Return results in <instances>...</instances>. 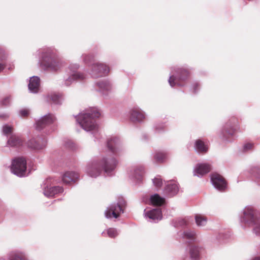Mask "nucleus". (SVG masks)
<instances>
[{"label": "nucleus", "mask_w": 260, "mask_h": 260, "mask_svg": "<svg viewBox=\"0 0 260 260\" xmlns=\"http://www.w3.org/2000/svg\"><path fill=\"white\" fill-rule=\"evenodd\" d=\"M79 66L78 64H70L69 67V69L70 70L69 73H72L73 72V71H75V73H79L78 72H77V70L79 69Z\"/></svg>", "instance_id": "obj_39"}, {"label": "nucleus", "mask_w": 260, "mask_h": 260, "mask_svg": "<svg viewBox=\"0 0 260 260\" xmlns=\"http://www.w3.org/2000/svg\"><path fill=\"white\" fill-rule=\"evenodd\" d=\"M204 251V249L201 247L192 245L189 249V258L190 260H200Z\"/></svg>", "instance_id": "obj_19"}, {"label": "nucleus", "mask_w": 260, "mask_h": 260, "mask_svg": "<svg viewBox=\"0 0 260 260\" xmlns=\"http://www.w3.org/2000/svg\"><path fill=\"white\" fill-rule=\"evenodd\" d=\"M238 125V120L235 117H232L225 124L222 129L221 131L220 137L221 138L226 141L230 142L234 137L236 127Z\"/></svg>", "instance_id": "obj_5"}, {"label": "nucleus", "mask_w": 260, "mask_h": 260, "mask_svg": "<svg viewBox=\"0 0 260 260\" xmlns=\"http://www.w3.org/2000/svg\"><path fill=\"white\" fill-rule=\"evenodd\" d=\"M40 86V79L38 76H33L30 78L28 85V89L31 93L38 92Z\"/></svg>", "instance_id": "obj_22"}, {"label": "nucleus", "mask_w": 260, "mask_h": 260, "mask_svg": "<svg viewBox=\"0 0 260 260\" xmlns=\"http://www.w3.org/2000/svg\"><path fill=\"white\" fill-rule=\"evenodd\" d=\"M8 144L11 147H19L22 144V140L15 135H12L8 140Z\"/></svg>", "instance_id": "obj_27"}, {"label": "nucleus", "mask_w": 260, "mask_h": 260, "mask_svg": "<svg viewBox=\"0 0 260 260\" xmlns=\"http://www.w3.org/2000/svg\"><path fill=\"white\" fill-rule=\"evenodd\" d=\"M150 201L153 205L159 206L164 204L165 200L158 194L156 193L151 196Z\"/></svg>", "instance_id": "obj_26"}, {"label": "nucleus", "mask_w": 260, "mask_h": 260, "mask_svg": "<svg viewBox=\"0 0 260 260\" xmlns=\"http://www.w3.org/2000/svg\"><path fill=\"white\" fill-rule=\"evenodd\" d=\"M187 225V221L185 219H179L176 220L175 226L183 227Z\"/></svg>", "instance_id": "obj_36"}, {"label": "nucleus", "mask_w": 260, "mask_h": 260, "mask_svg": "<svg viewBox=\"0 0 260 260\" xmlns=\"http://www.w3.org/2000/svg\"><path fill=\"white\" fill-rule=\"evenodd\" d=\"M73 71L72 73H69V76L64 80V85L68 87L70 86L74 81L81 80L85 78L83 74L81 73H75Z\"/></svg>", "instance_id": "obj_20"}, {"label": "nucleus", "mask_w": 260, "mask_h": 260, "mask_svg": "<svg viewBox=\"0 0 260 260\" xmlns=\"http://www.w3.org/2000/svg\"><path fill=\"white\" fill-rule=\"evenodd\" d=\"M192 86L193 89V92L194 93H196L200 86V85L198 83H195L193 84Z\"/></svg>", "instance_id": "obj_44"}, {"label": "nucleus", "mask_w": 260, "mask_h": 260, "mask_svg": "<svg viewBox=\"0 0 260 260\" xmlns=\"http://www.w3.org/2000/svg\"><path fill=\"white\" fill-rule=\"evenodd\" d=\"M107 234L110 238H115L118 235V233L115 229L109 228L107 230Z\"/></svg>", "instance_id": "obj_34"}, {"label": "nucleus", "mask_w": 260, "mask_h": 260, "mask_svg": "<svg viewBox=\"0 0 260 260\" xmlns=\"http://www.w3.org/2000/svg\"><path fill=\"white\" fill-rule=\"evenodd\" d=\"M118 164L117 160L112 156H103L100 160H94L87 165L86 171L91 177L99 176L102 171H104L107 175H111Z\"/></svg>", "instance_id": "obj_1"}, {"label": "nucleus", "mask_w": 260, "mask_h": 260, "mask_svg": "<svg viewBox=\"0 0 260 260\" xmlns=\"http://www.w3.org/2000/svg\"><path fill=\"white\" fill-rule=\"evenodd\" d=\"M242 223L253 226V231L256 235L260 234V213L252 207H245L240 218Z\"/></svg>", "instance_id": "obj_3"}, {"label": "nucleus", "mask_w": 260, "mask_h": 260, "mask_svg": "<svg viewBox=\"0 0 260 260\" xmlns=\"http://www.w3.org/2000/svg\"><path fill=\"white\" fill-rule=\"evenodd\" d=\"M120 145V141L116 137L109 138L107 141V148L113 154H117L122 150Z\"/></svg>", "instance_id": "obj_13"}, {"label": "nucleus", "mask_w": 260, "mask_h": 260, "mask_svg": "<svg viewBox=\"0 0 260 260\" xmlns=\"http://www.w3.org/2000/svg\"><path fill=\"white\" fill-rule=\"evenodd\" d=\"M63 100V94L59 93H51L46 97L47 101L52 102L56 105H61Z\"/></svg>", "instance_id": "obj_25"}, {"label": "nucleus", "mask_w": 260, "mask_h": 260, "mask_svg": "<svg viewBox=\"0 0 260 260\" xmlns=\"http://www.w3.org/2000/svg\"><path fill=\"white\" fill-rule=\"evenodd\" d=\"M194 148L198 152L204 153L207 151V147L201 140H197L194 144Z\"/></svg>", "instance_id": "obj_29"}, {"label": "nucleus", "mask_w": 260, "mask_h": 260, "mask_svg": "<svg viewBox=\"0 0 260 260\" xmlns=\"http://www.w3.org/2000/svg\"><path fill=\"white\" fill-rule=\"evenodd\" d=\"M176 72L177 73L176 76L173 75L170 76L168 81L171 87H174L176 85L179 86H182L180 82L185 80L189 76L188 71L185 69H178Z\"/></svg>", "instance_id": "obj_9"}, {"label": "nucleus", "mask_w": 260, "mask_h": 260, "mask_svg": "<svg viewBox=\"0 0 260 260\" xmlns=\"http://www.w3.org/2000/svg\"><path fill=\"white\" fill-rule=\"evenodd\" d=\"M211 182L214 187L219 191H223L226 187V182L222 176L216 173L211 174Z\"/></svg>", "instance_id": "obj_12"}, {"label": "nucleus", "mask_w": 260, "mask_h": 260, "mask_svg": "<svg viewBox=\"0 0 260 260\" xmlns=\"http://www.w3.org/2000/svg\"><path fill=\"white\" fill-rule=\"evenodd\" d=\"M8 117V115L7 114H3V115H0V117H2V118H7Z\"/></svg>", "instance_id": "obj_46"}, {"label": "nucleus", "mask_w": 260, "mask_h": 260, "mask_svg": "<svg viewBox=\"0 0 260 260\" xmlns=\"http://www.w3.org/2000/svg\"><path fill=\"white\" fill-rule=\"evenodd\" d=\"M180 236L184 239L192 241L195 239L196 234L194 231L188 230L183 232H181Z\"/></svg>", "instance_id": "obj_28"}, {"label": "nucleus", "mask_w": 260, "mask_h": 260, "mask_svg": "<svg viewBox=\"0 0 260 260\" xmlns=\"http://www.w3.org/2000/svg\"><path fill=\"white\" fill-rule=\"evenodd\" d=\"M79 174L75 172L69 171L66 172L62 176V180L66 184H69L71 182H75L79 178Z\"/></svg>", "instance_id": "obj_24"}, {"label": "nucleus", "mask_w": 260, "mask_h": 260, "mask_svg": "<svg viewBox=\"0 0 260 260\" xmlns=\"http://www.w3.org/2000/svg\"><path fill=\"white\" fill-rule=\"evenodd\" d=\"M101 114L98 109L89 108L80 113L76 117V120L80 126L86 132H92L96 139H98V127L95 119Z\"/></svg>", "instance_id": "obj_2"}, {"label": "nucleus", "mask_w": 260, "mask_h": 260, "mask_svg": "<svg viewBox=\"0 0 260 260\" xmlns=\"http://www.w3.org/2000/svg\"><path fill=\"white\" fill-rule=\"evenodd\" d=\"M12 127L8 125H5L3 127V133L5 135L11 134L12 132Z\"/></svg>", "instance_id": "obj_35"}, {"label": "nucleus", "mask_w": 260, "mask_h": 260, "mask_svg": "<svg viewBox=\"0 0 260 260\" xmlns=\"http://www.w3.org/2000/svg\"><path fill=\"white\" fill-rule=\"evenodd\" d=\"M19 113L21 117H26L29 115V111L28 109H22L19 111Z\"/></svg>", "instance_id": "obj_40"}, {"label": "nucleus", "mask_w": 260, "mask_h": 260, "mask_svg": "<svg viewBox=\"0 0 260 260\" xmlns=\"http://www.w3.org/2000/svg\"><path fill=\"white\" fill-rule=\"evenodd\" d=\"M154 157L156 161L162 162L167 159V155L165 152L159 151L155 153Z\"/></svg>", "instance_id": "obj_31"}, {"label": "nucleus", "mask_w": 260, "mask_h": 260, "mask_svg": "<svg viewBox=\"0 0 260 260\" xmlns=\"http://www.w3.org/2000/svg\"><path fill=\"white\" fill-rule=\"evenodd\" d=\"M109 72V68L102 63L92 64L91 67V75L93 78H96L106 76Z\"/></svg>", "instance_id": "obj_10"}, {"label": "nucleus", "mask_w": 260, "mask_h": 260, "mask_svg": "<svg viewBox=\"0 0 260 260\" xmlns=\"http://www.w3.org/2000/svg\"><path fill=\"white\" fill-rule=\"evenodd\" d=\"M144 212L145 216L149 218L151 222H157L162 218V213L159 208L153 209L147 212L144 210Z\"/></svg>", "instance_id": "obj_16"}, {"label": "nucleus", "mask_w": 260, "mask_h": 260, "mask_svg": "<svg viewBox=\"0 0 260 260\" xmlns=\"http://www.w3.org/2000/svg\"><path fill=\"white\" fill-rule=\"evenodd\" d=\"M6 56L2 50H0V72L4 69V64L2 62L5 60Z\"/></svg>", "instance_id": "obj_33"}, {"label": "nucleus", "mask_w": 260, "mask_h": 260, "mask_svg": "<svg viewBox=\"0 0 260 260\" xmlns=\"http://www.w3.org/2000/svg\"><path fill=\"white\" fill-rule=\"evenodd\" d=\"M51 179L48 178L46 179L43 184L42 187L43 188L44 194L48 197H53L55 194L63 192V189L62 187L60 186H51L50 183Z\"/></svg>", "instance_id": "obj_11"}, {"label": "nucleus", "mask_w": 260, "mask_h": 260, "mask_svg": "<svg viewBox=\"0 0 260 260\" xmlns=\"http://www.w3.org/2000/svg\"><path fill=\"white\" fill-rule=\"evenodd\" d=\"M252 147H253V144L250 143H248L245 144L244 145L243 148H244V151H248L249 150L251 149Z\"/></svg>", "instance_id": "obj_42"}, {"label": "nucleus", "mask_w": 260, "mask_h": 260, "mask_svg": "<svg viewBox=\"0 0 260 260\" xmlns=\"http://www.w3.org/2000/svg\"><path fill=\"white\" fill-rule=\"evenodd\" d=\"M195 220L197 225L199 226H204L206 224L207 218L201 214H197L195 216Z\"/></svg>", "instance_id": "obj_30"}, {"label": "nucleus", "mask_w": 260, "mask_h": 260, "mask_svg": "<svg viewBox=\"0 0 260 260\" xmlns=\"http://www.w3.org/2000/svg\"><path fill=\"white\" fill-rule=\"evenodd\" d=\"M41 64L46 69L53 72H56L63 66V62L51 49H47L42 54Z\"/></svg>", "instance_id": "obj_4"}, {"label": "nucleus", "mask_w": 260, "mask_h": 260, "mask_svg": "<svg viewBox=\"0 0 260 260\" xmlns=\"http://www.w3.org/2000/svg\"><path fill=\"white\" fill-rule=\"evenodd\" d=\"M179 191V187L177 183L174 181L168 182L164 190V194L168 197H172L175 196Z\"/></svg>", "instance_id": "obj_15"}, {"label": "nucleus", "mask_w": 260, "mask_h": 260, "mask_svg": "<svg viewBox=\"0 0 260 260\" xmlns=\"http://www.w3.org/2000/svg\"><path fill=\"white\" fill-rule=\"evenodd\" d=\"M211 165L207 163H201L196 165L194 169V175L198 177H202L211 170Z\"/></svg>", "instance_id": "obj_17"}, {"label": "nucleus", "mask_w": 260, "mask_h": 260, "mask_svg": "<svg viewBox=\"0 0 260 260\" xmlns=\"http://www.w3.org/2000/svg\"><path fill=\"white\" fill-rule=\"evenodd\" d=\"M144 174V168L142 166L133 167L129 172V176L137 181L142 180Z\"/></svg>", "instance_id": "obj_21"}, {"label": "nucleus", "mask_w": 260, "mask_h": 260, "mask_svg": "<svg viewBox=\"0 0 260 260\" xmlns=\"http://www.w3.org/2000/svg\"><path fill=\"white\" fill-rule=\"evenodd\" d=\"M125 206V202L121 199L117 203L112 204L105 211V217L111 218L112 215L113 217L117 218L119 216L120 213L124 212Z\"/></svg>", "instance_id": "obj_7"}, {"label": "nucleus", "mask_w": 260, "mask_h": 260, "mask_svg": "<svg viewBox=\"0 0 260 260\" xmlns=\"http://www.w3.org/2000/svg\"><path fill=\"white\" fill-rule=\"evenodd\" d=\"M47 140L45 138L37 137L29 140L27 142L28 147L34 149H42L46 147Z\"/></svg>", "instance_id": "obj_14"}, {"label": "nucleus", "mask_w": 260, "mask_h": 260, "mask_svg": "<svg viewBox=\"0 0 260 260\" xmlns=\"http://www.w3.org/2000/svg\"><path fill=\"white\" fill-rule=\"evenodd\" d=\"M11 101V97L10 96H8L2 100L1 104L4 106H8L10 104Z\"/></svg>", "instance_id": "obj_38"}, {"label": "nucleus", "mask_w": 260, "mask_h": 260, "mask_svg": "<svg viewBox=\"0 0 260 260\" xmlns=\"http://www.w3.org/2000/svg\"><path fill=\"white\" fill-rule=\"evenodd\" d=\"M252 260H260V257H256Z\"/></svg>", "instance_id": "obj_47"}, {"label": "nucleus", "mask_w": 260, "mask_h": 260, "mask_svg": "<svg viewBox=\"0 0 260 260\" xmlns=\"http://www.w3.org/2000/svg\"><path fill=\"white\" fill-rule=\"evenodd\" d=\"M83 59L85 63L90 64L94 61L93 54H84L82 55Z\"/></svg>", "instance_id": "obj_32"}, {"label": "nucleus", "mask_w": 260, "mask_h": 260, "mask_svg": "<svg viewBox=\"0 0 260 260\" xmlns=\"http://www.w3.org/2000/svg\"><path fill=\"white\" fill-rule=\"evenodd\" d=\"M130 119L132 121L141 122L145 118L144 112L138 108H134L130 112Z\"/></svg>", "instance_id": "obj_18"}, {"label": "nucleus", "mask_w": 260, "mask_h": 260, "mask_svg": "<svg viewBox=\"0 0 260 260\" xmlns=\"http://www.w3.org/2000/svg\"><path fill=\"white\" fill-rule=\"evenodd\" d=\"M66 146L71 149L74 150L76 148L75 144L72 141H68L66 142Z\"/></svg>", "instance_id": "obj_41"}, {"label": "nucleus", "mask_w": 260, "mask_h": 260, "mask_svg": "<svg viewBox=\"0 0 260 260\" xmlns=\"http://www.w3.org/2000/svg\"><path fill=\"white\" fill-rule=\"evenodd\" d=\"M153 183L154 185L157 187H160L162 184L161 179L158 177H156L153 179Z\"/></svg>", "instance_id": "obj_37"}, {"label": "nucleus", "mask_w": 260, "mask_h": 260, "mask_svg": "<svg viewBox=\"0 0 260 260\" xmlns=\"http://www.w3.org/2000/svg\"><path fill=\"white\" fill-rule=\"evenodd\" d=\"M96 85L98 87L99 91L103 94H107L112 89V84L108 80H105L97 82Z\"/></svg>", "instance_id": "obj_23"}, {"label": "nucleus", "mask_w": 260, "mask_h": 260, "mask_svg": "<svg viewBox=\"0 0 260 260\" xmlns=\"http://www.w3.org/2000/svg\"><path fill=\"white\" fill-rule=\"evenodd\" d=\"M26 170V161L24 157H17L13 160L11 167L12 173L19 177H23L25 175Z\"/></svg>", "instance_id": "obj_8"}, {"label": "nucleus", "mask_w": 260, "mask_h": 260, "mask_svg": "<svg viewBox=\"0 0 260 260\" xmlns=\"http://www.w3.org/2000/svg\"><path fill=\"white\" fill-rule=\"evenodd\" d=\"M256 181L260 185V170H257L255 174Z\"/></svg>", "instance_id": "obj_43"}, {"label": "nucleus", "mask_w": 260, "mask_h": 260, "mask_svg": "<svg viewBox=\"0 0 260 260\" xmlns=\"http://www.w3.org/2000/svg\"><path fill=\"white\" fill-rule=\"evenodd\" d=\"M164 127V126H161L160 127H159L158 126H156L155 127V129L157 131V132H159L160 131V129H162Z\"/></svg>", "instance_id": "obj_45"}, {"label": "nucleus", "mask_w": 260, "mask_h": 260, "mask_svg": "<svg viewBox=\"0 0 260 260\" xmlns=\"http://www.w3.org/2000/svg\"><path fill=\"white\" fill-rule=\"evenodd\" d=\"M55 120V118L53 115H46L36 121V128L38 131L44 130L46 134H49L55 129L51 126Z\"/></svg>", "instance_id": "obj_6"}]
</instances>
